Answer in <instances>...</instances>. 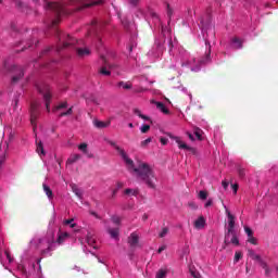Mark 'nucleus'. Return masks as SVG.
I'll return each mask as SVG.
<instances>
[{"label":"nucleus","instance_id":"obj_20","mask_svg":"<svg viewBox=\"0 0 278 278\" xmlns=\"http://www.w3.org/2000/svg\"><path fill=\"white\" fill-rule=\"evenodd\" d=\"M93 125L98 129H104L105 127H110V125H112V119H109L108 122H101V121L96 119L93 122Z\"/></svg>","mask_w":278,"mask_h":278},{"label":"nucleus","instance_id":"obj_53","mask_svg":"<svg viewBox=\"0 0 278 278\" xmlns=\"http://www.w3.org/2000/svg\"><path fill=\"white\" fill-rule=\"evenodd\" d=\"M248 242H250L251 244H257V239H255L253 236L249 237Z\"/></svg>","mask_w":278,"mask_h":278},{"label":"nucleus","instance_id":"obj_10","mask_svg":"<svg viewBox=\"0 0 278 278\" xmlns=\"http://www.w3.org/2000/svg\"><path fill=\"white\" fill-rule=\"evenodd\" d=\"M148 16H151V18L153 20V23H155V25H159V27H161V34L162 36H164V38H166L168 34H170V29L162 25V22L160 21V16H157V14L153 12V10L148 11Z\"/></svg>","mask_w":278,"mask_h":278},{"label":"nucleus","instance_id":"obj_57","mask_svg":"<svg viewBox=\"0 0 278 278\" xmlns=\"http://www.w3.org/2000/svg\"><path fill=\"white\" fill-rule=\"evenodd\" d=\"M222 186L224 188V190H227V188H229V182H227V180L222 181Z\"/></svg>","mask_w":278,"mask_h":278},{"label":"nucleus","instance_id":"obj_44","mask_svg":"<svg viewBox=\"0 0 278 278\" xmlns=\"http://www.w3.org/2000/svg\"><path fill=\"white\" fill-rule=\"evenodd\" d=\"M141 134H147L149 129H151V126L149 124H144L141 126Z\"/></svg>","mask_w":278,"mask_h":278},{"label":"nucleus","instance_id":"obj_19","mask_svg":"<svg viewBox=\"0 0 278 278\" xmlns=\"http://www.w3.org/2000/svg\"><path fill=\"white\" fill-rule=\"evenodd\" d=\"M139 240H140V237L138 236V233L132 232L128 238V243L132 249H136V247H138Z\"/></svg>","mask_w":278,"mask_h":278},{"label":"nucleus","instance_id":"obj_25","mask_svg":"<svg viewBox=\"0 0 278 278\" xmlns=\"http://www.w3.org/2000/svg\"><path fill=\"white\" fill-rule=\"evenodd\" d=\"M152 103H154L157 108V110H160V112H163V114H168V110L166 109V105H164V103L162 102H155L152 101Z\"/></svg>","mask_w":278,"mask_h":278},{"label":"nucleus","instance_id":"obj_37","mask_svg":"<svg viewBox=\"0 0 278 278\" xmlns=\"http://www.w3.org/2000/svg\"><path fill=\"white\" fill-rule=\"evenodd\" d=\"M63 225H70L71 229H75L77 227V224H75V219H65L63 222Z\"/></svg>","mask_w":278,"mask_h":278},{"label":"nucleus","instance_id":"obj_30","mask_svg":"<svg viewBox=\"0 0 278 278\" xmlns=\"http://www.w3.org/2000/svg\"><path fill=\"white\" fill-rule=\"evenodd\" d=\"M109 233L114 240H118V228H109Z\"/></svg>","mask_w":278,"mask_h":278},{"label":"nucleus","instance_id":"obj_54","mask_svg":"<svg viewBox=\"0 0 278 278\" xmlns=\"http://www.w3.org/2000/svg\"><path fill=\"white\" fill-rule=\"evenodd\" d=\"M231 188H232L233 194H238V184L231 185Z\"/></svg>","mask_w":278,"mask_h":278},{"label":"nucleus","instance_id":"obj_28","mask_svg":"<svg viewBox=\"0 0 278 278\" xmlns=\"http://www.w3.org/2000/svg\"><path fill=\"white\" fill-rule=\"evenodd\" d=\"M78 160H81L80 154H72L67 160V164H75Z\"/></svg>","mask_w":278,"mask_h":278},{"label":"nucleus","instance_id":"obj_38","mask_svg":"<svg viewBox=\"0 0 278 278\" xmlns=\"http://www.w3.org/2000/svg\"><path fill=\"white\" fill-rule=\"evenodd\" d=\"M230 236H232V238L230 239L231 244L238 247V244H240V241L238 240V236H236V231L233 233H230Z\"/></svg>","mask_w":278,"mask_h":278},{"label":"nucleus","instance_id":"obj_17","mask_svg":"<svg viewBox=\"0 0 278 278\" xmlns=\"http://www.w3.org/2000/svg\"><path fill=\"white\" fill-rule=\"evenodd\" d=\"M86 242L92 249H99V247L97 245V238L94 237L93 231H88Z\"/></svg>","mask_w":278,"mask_h":278},{"label":"nucleus","instance_id":"obj_7","mask_svg":"<svg viewBox=\"0 0 278 278\" xmlns=\"http://www.w3.org/2000/svg\"><path fill=\"white\" fill-rule=\"evenodd\" d=\"M103 29V23L98 21H92L88 27V36H94L98 40V43L101 45V37L99 36L100 31Z\"/></svg>","mask_w":278,"mask_h":278},{"label":"nucleus","instance_id":"obj_34","mask_svg":"<svg viewBox=\"0 0 278 278\" xmlns=\"http://www.w3.org/2000/svg\"><path fill=\"white\" fill-rule=\"evenodd\" d=\"M124 194H125L126 197H137V194H138V189H126V190L124 191Z\"/></svg>","mask_w":278,"mask_h":278},{"label":"nucleus","instance_id":"obj_46","mask_svg":"<svg viewBox=\"0 0 278 278\" xmlns=\"http://www.w3.org/2000/svg\"><path fill=\"white\" fill-rule=\"evenodd\" d=\"M199 199H201L202 201H205V199H207V192L201 190V191L199 192Z\"/></svg>","mask_w":278,"mask_h":278},{"label":"nucleus","instance_id":"obj_49","mask_svg":"<svg viewBox=\"0 0 278 278\" xmlns=\"http://www.w3.org/2000/svg\"><path fill=\"white\" fill-rule=\"evenodd\" d=\"M240 260H242V252H236L235 262H240Z\"/></svg>","mask_w":278,"mask_h":278},{"label":"nucleus","instance_id":"obj_12","mask_svg":"<svg viewBox=\"0 0 278 278\" xmlns=\"http://www.w3.org/2000/svg\"><path fill=\"white\" fill-rule=\"evenodd\" d=\"M100 60L103 64V66L100 68L101 75H105V76L110 75L111 74L110 71H112V65H110V59H108V56L101 54Z\"/></svg>","mask_w":278,"mask_h":278},{"label":"nucleus","instance_id":"obj_4","mask_svg":"<svg viewBox=\"0 0 278 278\" xmlns=\"http://www.w3.org/2000/svg\"><path fill=\"white\" fill-rule=\"evenodd\" d=\"M31 247L40 250L42 257L51 255V251L55 249V238L52 233L43 238H35L30 241Z\"/></svg>","mask_w":278,"mask_h":278},{"label":"nucleus","instance_id":"obj_32","mask_svg":"<svg viewBox=\"0 0 278 278\" xmlns=\"http://www.w3.org/2000/svg\"><path fill=\"white\" fill-rule=\"evenodd\" d=\"M66 108H68V103L67 102H62L59 105L54 106L52 112H60V110H66Z\"/></svg>","mask_w":278,"mask_h":278},{"label":"nucleus","instance_id":"obj_15","mask_svg":"<svg viewBox=\"0 0 278 278\" xmlns=\"http://www.w3.org/2000/svg\"><path fill=\"white\" fill-rule=\"evenodd\" d=\"M163 52H164V46L155 41V45L152 48V50L149 52V55H152V58H160V55H162Z\"/></svg>","mask_w":278,"mask_h":278},{"label":"nucleus","instance_id":"obj_41","mask_svg":"<svg viewBox=\"0 0 278 278\" xmlns=\"http://www.w3.org/2000/svg\"><path fill=\"white\" fill-rule=\"evenodd\" d=\"M190 273L193 278H201V274H199L194 267H190Z\"/></svg>","mask_w":278,"mask_h":278},{"label":"nucleus","instance_id":"obj_14","mask_svg":"<svg viewBox=\"0 0 278 278\" xmlns=\"http://www.w3.org/2000/svg\"><path fill=\"white\" fill-rule=\"evenodd\" d=\"M132 81H134L135 84H139V85H136V86H135V88H134V91H135V92H144L146 89L142 87V84H143L144 81H147V77H146V76L135 77V78L132 79Z\"/></svg>","mask_w":278,"mask_h":278},{"label":"nucleus","instance_id":"obj_16","mask_svg":"<svg viewBox=\"0 0 278 278\" xmlns=\"http://www.w3.org/2000/svg\"><path fill=\"white\" fill-rule=\"evenodd\" d=\"M169 138L175 140V142L178 144V149H182L184 151H192V148L186 144V142L181 140V137L170 136Z\"/></svg>","mask_w":278,"mask_h":278},{"label":"nucleus","instance_id":"obj_6","mask_svg":"<svg viewBox=\"0 0 278 278\" xmlns=\"http://www.w3.org/2000/svg\"><path fill=\"white\" fill-rule=\"evenodd\" d=\"M36 88L40 94L43 97L45 105L47 112H51V99H53V94H51V87L46 83H39L36 85Z\"/></svg>","mask_w":278,"mask_h":278},{"label":"nucleus","instance_id":"obj_18","mask_svg":"<svg viewBox=\"0 0 278 278\" xmlns=\"http://www.w3.org/2000/svg\"><path fill=\"white\" fill-rule=\"evenodd\" d=\"M243 40L239 37H232L230 39V47L232 49H242Z\"/></svg>","mask_w":278,"mask_h":278},{"label":"nucleus","instance_id":"obj_52","mask_svg":"<svg viewBox=\"0 0 278 278\" xmlns=\"http://www.w3.org/2000/svg\"><path fill=\"white\" fill-rule=\"evenodd\" d=\"M151 141H152L151 138H148L146 140L141 141V147H147V144H150Z\"/></svg>","mask_w":278,"mask_h":278},{"label":"nucleus","instance_id":"obj_62","mask_svg":"<svg viewBox=\"0 0 278 278\" xmlns=\"http://www.w3.org/2000/svg\"><path fill=\"white\" fill-rule=\"evenodd\" d=\"M239 177H244V169L239 170Z\"/></svg>","mask_w":278,"mask_h":278},{"label":"nucleus","instance_id":"obj_35","mask_svg":"<svg viewBox=\"0 0 278 278\" xmlns=\"http://www.w3.org/2000/svg\"><path fill=\"white\" fill-rule=\"evenodd\" d=\"M123 188H125V184L124 182H122V181L116 182V187H115V189H113L112 197H116V192H118V190H121Z\"/></svg>","mask_w":278,"mask_h":278},{"label":"nucleus","instance_id":"obj_22","mask_svg":"<svg viewBox=\"0 0 278 278\" xmlns=\"http://www.w3.org/2000/svg\"><path fill=\"white\" fill-rule=\"evenodd\" d=\"M193 225L197 229H203L205 227V217L200 216L198 219L194 220Z\"/></svg>","mask_w":278,"mask_h":278},{"label":"nucleus","instance_id":"obj_47","mask_svg":"<svg viewBox=\"0 0 278 278\" xmlns=\"http://www.w3.org/2000/svg\"><path fill=\"white\" fill-rule=\"evenodd\" d=\"M244 231H245L248 238L253 237V230H251V228H249L248 226L244 227Z\"/></svg>","mask_w":278,"mask_h":278},{"label":"nucleus","instance_id":"obj_51","mask_svg":"<svg viewBox=\"0 0 278 278\" xmlns=\"http://www.w3.org/2000/svg\"><path fill=\"white\" fill-rule=\"evenodd\" d=\"M122 25H124L125 29H129V21L127 18L122 20Z\"/></svg>","mask_w":278,"mask_h":278},{"label":"nucleus","instance_id":"obj_50","mask_svg":"<svg viewBox=\"0 0 278 278\" xmlns=\"http://www.w3.org/2000/svg\"><path fill=\"white\" fill-rule=\"evenodd\" d=\"M168 233V228H163L160 232V238H165V236Z\"/></svg>","mask_w":278,"mask_h":278},{"label":"nucleus","instance_id":"obj_9","mask_svg":"<svg viewBox=\"0 0 278 278\" xmlns=\"http://www.w3.org/2000/svg\"><path fill=\"white\" fill-rule=\"evenodd\" d=\"M249 257L251 260H254V262H257L260 266L265 270V275L268 277L270 275V268H268V264H266V261L262 260V256H260L255 251L249 250Z\"/></svg>","mask_w":278,"mask_h":278},{"label":"nucleus","instance_id":"obj_45","mask_svg":"<svg viewBox=\"0 0 278 278\" xmlns=\"http://www.w3.org/2000/svg\"><path fill=\"white\" fill-rule=\"evenodd\" d=\"M121 216H118V215H114L113 217H112V222L114 223V225H121Z\"/></svg>","mask_w":278,"mask_h":278},{"label":"nucleus","instance_id":"obj_39","mask_svg":"<svg viewBox=\"0 0 278 278\" xmlns=\"http://www.w3.org/2000/svg\"><path fill=\"white\" fill-rule=\"evenodd\" d=\"M135 114H137V116H139V118H142L143 121H151L149 116L142 115V113L138 109L135 110Z\"/></svg>","mask_w":278,"mask_h":278},{"label":"nucleus","instance_id":"obj_21","mask_svg":"<svg viewBox=\"0 0 278 278\" xmlns=\"http://www.w3.org/2000/svg\"><path fill=\"white\" fill-rule=\"evenodd\" d=\"M4 151L8 149V146L5 143L0 144V168L3 166V163L5 162V152Z\"/></svg>","mask_w":278,"mask_h":278},{"label":"nucleus","instance_id":"obj_36","mask_svg":"<svg viewBox=\"0 0 278 278\" xmlns=\"http://www.w3.org/2000/svg\"><path fill=\"white\" fill-rule=\"evenodd\" d=\"M37 153L42 157L45 155V148L42 147V141L37 142Z\"/></svg>","mask_w":278,"mask_h":278},{"label":"nucleus","instance_id":"obj_60","mask_svg":"<svg viewBox=\"0 0 278 278\" xmlns=\"http://www.w3.org/2000/svg\"><path fill=\"white\" fill-rule=\"evenodd\" d=\"M131 5H138L139 0H128Z\"/></svg>","mask_w":278,"mask_h":278},{"label":"nucleus","instance_id":"obj_29","mask_svg":"<svg viewBox=\"0 0 278 278\" xmlns=\"http://www.w3.org/2000/svg\"><path fill=\"white\" fill-rule=\"evenodd\" d=\"M119 88H124V90H131V88L134 87V84H131V81H121L118 83Z\"/></svg>","mask_w":278,"mask_h":278},{"label":"nucleus","instance_id":"obj_56","mask_svg":"<svg viewBox=\"0 0 278 278\" xmlns=\"http://www.w3.org/2000/svg\"><path fill=\"white\" fill-rule=\"evenodd\" d=\"M160 141H161V144H163V146L168 144V139H166V138H164V137H162V138L160 139Z\"/></svg>","mask_w":278,"mask_h":278},{"label":"nucleus","instance_id":"obj_26","mask_svg":"<svg viewBox=\"0 0 278 278\" xmlns=\"http://www.w3.org/2000/svg\"><path fill=\"white\" fill-rule=\"evenodd\" d=\"M43 191L47 194L48 199L50 201H53V191L51 190V188H49V186H47V184H43Z\"/></svg>","mask_w":278,"mask_h":278},{"label":"nucleus","instance_id":"obj_24","mask_svg":"<svg viewBox=\"0 0 278 278\" xmlns=\"http://www.w3.org/2000/svg\"><path fill=\"white\" fill-rule=\"evenodd\" d=\"M72 190L76 194V197H78V199L84 198V191L79 187H77V185H72Z\"/></svg>","mask_w":278,"mask_h":278},{"label":"nucleus","instance_id":"obj_33","mask_svg":"<svg viewBox=\"0 0 278 278\" xmlns=\"http://www.w3.org/2000/svg\"><path fill=\"white\" fill-rule=\"evenodd\" d=\"M168 275V269L161 268L157 270L155 278H166Z\"/></svg>","mask_w":278,"mask_h":278},{"label":"nucleus","instance_id":"obj_58","mask_svg":"<svg viewBox=\"0 0 278 278\" xmlns=\"http://www.w3.org/2000/svg\"><path fill=\"white\" fill-rule=\"evenodd\" d=\"M189 207H191V210H197V203L189 202Z\"/></svg>","mask_w":278,"mask_h":278},{"label":"nucleus","instance_id":"obj_31","mask_svg":"<svg viewBox=\"0 0 278 278\" xmlns=\"http://www.w3.org/2000/svg\"><path fill=\"white\" fill-rule=\"evenodd\" d=\"M68 238V232H59L58 244H63L64 240Z\"/></svg>","mask_w":278,"mask_h":278},{"label":"nucleus","instance_id":"obj_3","mask_svg":"<svg viewBox=\"0 0 278 278\" xmlns=\"http://www.w3.org/2000/svg\"><path fill=\"white\" fill-rule=\"evenodd\" d=\"M205 45L206 47L208 46V51L206 52V55L201 60H197L195 58L190 56V53H188V51H186V49H184L181 46L173 43V41L169 40V54L173 55L177 64H180V66H189L191 71H194L197 73L201 71V66H203V64H207V62H210L211 60V48L210 41L207 39L205 40Z\"/></svg>","mask_w":278,"mask_h":278},{"label":"nucleus","instance_id":"obj_5","mask_svg":"<svg viewBox=\"0 0 278 278\" xmlns=\"http://www.w3.org/2000/svg\"><path fill=\"white\" fill-rule=\"evenodd\" d=\"M56 36L60 40V42H63L62 46H59L56 48L58 53H60V51H62L63 49H68V47H73L75 45H79V42H81V40H77L74 37H72L71 35H65L64 33L56 30Z\"/></svg>","mask_w":278,"mask_h":278},{"label":"nucleus","instance_id":"obj_27","mask_svg":"<svg viewBox=\"0 0 278 278\" xmlns=\"http://www.w3.org/2000/svg\"><path fill=\"white\" fill-rule=\"evenodd\" d=\"M79 151H81V153H84L85 155H88L89 157H92V155H90V153H88V144L87 143H80L78 146Z\"/></svg>","mask_w":278,"mask_h":278},{"label":"nucleus","instance_id":"obj_61","mask_svg":"<svg viewBox=\"0 0 278 278\" xmlns=\"http://www.w3.org/2000/svg\"><path fill=\"white\" fill-rule=\"evenodd\" d=\"M212 205V200H207V202L204 204V207H210Z\"/></svg>","mask_w":278,"mask_h":278},{"label":"nucleus","instance_id":"obj_11","mask_svg":"<svg viewBox=\"0 0 278 278\" xmlns=\"http://www.w3.org/2000/svg\"><path fill=\"white\" fill-rule=\"evenodd\" d=\"M225 210H226V215L228 218V226H227L228 235L227 236H229V233L236 232V216H233L231 214V212L229 211V208H227V206H225Z\"/></svg>","mask_w":278,"mask_h":278},{"label":"nucleus","instance_id":"obj_42","mask_svg":"<svg viewBox=\"0 0 278 278\" xmlns=\"http://www.w3.org/2000/svg\"><path fill=\"white\" fill-rule=\"evenodd\" d=\"M73 114V108L67 109L65 112L62 111L59 116H71Z\"/></svg>","mask_w":278,"mask_h":278},{"label":"nucleus","instance_id":"obj_59","mask_svg":"<svg viewBox=\"0 0 278 278\" xmlns=\"http://www.w3.org/2000/svg\"><path fill=\"white\" fill-rule=\"evenodd\" d=\"M163 251H166V245L160 247L157 253H162Z\"/></svg>","mask_w":278,"mask_h":278},{"label":"nucleus","instance_id":"obj_63","mask_svg":"<svg viewBox=\"0 0 278 278\" xmlns=\"http://www.w3.org/2000/svg\"><path fill=\"white\" fill-rule=\"evenodd\" d=\"M188 137L190 138V140H194V137L192 136V134L188 132Z\"/></svg>","mask_w":278,"mask_h":278},{"label":"nucleus","instance_id":"obj_23","mask_svg":"<svg viewBox=\"0 0 278 278\" xmlns=\"http://www.w3.org/2000/svg\"><path fill=\"white\" fill-rule=\"evenodd\" d=\"M76 53L78 58H86V55H90V50L88 48H78Z\"/></svg>","mask_w":278,"mask_h":278},{"label":"nucleus","instance_id":"obj_64","mask_svg":"<svg viewBox=\"0 0 278 278\" xmlns=\"http://www.w3.org/2000/svg\"><path fill=\"white\" fill-rule=\"evenodd\" d=\"M8 131H10V127L4 128V134H8Z\"/></svg>","mask_w":278,"mask_h":278},{"label":"nucleus","instance_id":"obj_43","mask_svg":"<svg viewBox=\"0 0 278 278\" xmlns=\"http://www.w3.org/2000/svg\"><path fill=\"white\" fill-rule=\"evenodd\" d=\"M4 255H5V257H7V260H8V262H9V264H12L13 262H14V258L12 257V254H10V251H5L4 252Z\"/></svg>","mask_w":278,"mask_h":278},{"label":"nucleus","instance_id":"obj_48","mask_svg":"<svg viewBox=\"0 0 278 278\" xmlns=\"http://www.w3.org/2000/svg\"><path fill=\"white\" fill-rule=\"evenodd\" d=\"M167 16L169 21L173 18V9L170 8V4H167Z\"/></svg>","mask_w":278,"mask_h":278},{"label":"nucleus","instance_id":"obj_2","mask_svg":"<svg viewBox=\"0 0 278 278\" xmlns=\"http://www.w3.org/2000/svg\"><path fill=\"white\" fill-rule=\"evenodd\" d=\"M109 144L117 151V153L121 155L127 170L131 173L139 181H143V184L148 188H155V173H153V168L144 162H141L136 167V164H134V160L129 157L127 152L123 150L121 147L116 146V142L109 141Z\"/></svg>","mask_w":278,"mask_h":278},{"label":"nucleus","instance_id":"obj_55","mask_svg":"<svg viewBox=\"0 0 278 278\" xmlns=\"http://www.w3.org/2000/svg\"><path fill=\"white\" fill-rule=\"evenodd\" d=\"M22 273L23 275H25L26 278H31V274H27V270L25 269V267H22Z\"/></svg>","mask_w":278,"mask_h":278},{"label":"nucleus","instance_id":"obj_1","mask_svg":"<svg viewBox=\"0 0 278 278\" xmlns=\"http://www.w3.org/2000/svg\"><path fill=\"white\" fill-rule=\"evenodd\" d=\"M92 5H103V0H46V9L54 14L53 27L60 23L62 16L73 14V10H84V8H92Z\"/></svg>","mask_w":278,"mask_h":278},{"label":"nucleus","instance_id":"obj_8","mask_svg":"<svg viewBox=\"0 0 278 278\" xmlns=\"http://www.w3.org/2000/svg\"><path fill=\"white\" fill-rule=\"evenodd\" d=\"M38 116H40V101H34L30 104V123L34 127V131H36V121H38Z\"/></svg>","mask_w":278,"mask_h":278},{"label":"nucleus","instance_id":"obj_40","mask_svg":"<svg viewBox=\"0 0 278 278\" xmlns=\"http://www.w3.org/2000/svg\"><path fill=\"white\" fill-rule=\"evenodd\" d=\"M194 136H195V138H198V140H201V138L203 136V130H201V128H195Z\"/></svg>","mask_w":278,"mask_h":278},{"label":"nucleus","instance_id":"obj_13","mask_svg":"<svg viewBox=\"0 0 278 278\" xmlns=\"http://www.w3.org/2000/svg\"><path fill=\"white\" fill-rule=\"evenodd\" d=\"M11 73H15V75L12 77V84H16V81H18V79H21V77L25 75V73L23 72V67L18 65H13L11 67Z\"/></svg>","mask_w":278,"mask_h":278}]
</instances>
